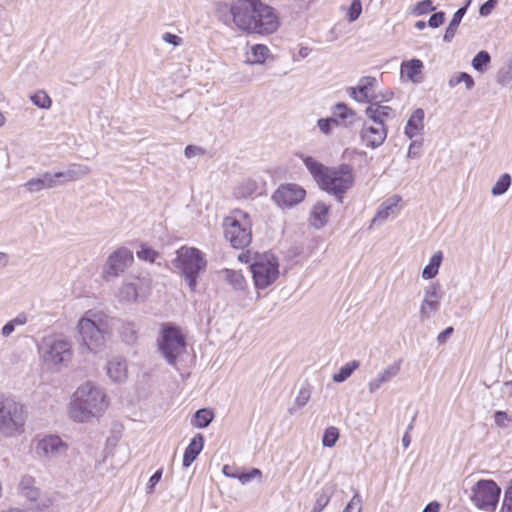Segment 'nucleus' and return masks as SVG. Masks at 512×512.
Masks as SVG:
<instances>
[{
    "mask_svg": "<svg viewBox=\"0 0 512 512\" xmlns=\"http://www.w3.org/2000/svg\"><path fill=\"white\" fill-rule=\"evenodd\" d=\"M214 10L224 25L235 26L243 32L268 35L279 27L275 10L262 0H219Z\"/></svg>",
    "mask_w": 512,
    "mask_h": 512,
    "instance_id": "nucleus-1",
    "label": "nucleus"
},
{
    "mask_svg": "<svg viewBox=\"0 0 512 512\" xmlns=\"http://www.w3.org/2000/svg\"><path fill=\"white\" fill-rule=\"evenodd\" d=\"M108 406L106 395L92 382L80 385L73 395L70 416L77 422H88L102 415Z\"/></svg>",
    "mask_w": 512,
    "mask_h": 512,
    "instance_id": "nucleus-2",
    "label": "nucleus"
},
{
    "mask_svg": "<svg viewBox=\"0 0 512 512\" xmlns=\"http://www.w3.org/2000/svg\"><path fill=\"white\" fill-rule=\"evenodd\" d=\"M175 267L180 269L191 291H195L197 278L206 268L203 253L194 247H181L174 260Z\"/></svg>",
    "mask_w": 512,
    "mask_h": 512,
    "instance_id": "nucleus-3",
    "label": "nucleus"
},
{
    "mask_svg": "<svg viewBox=\"0 0 512 512\" xmlns=\"http://www.w3.org/2000/svg\"><path fill=\"white\" fill-rule=\"evenodd\" d=\"M26 420L24 406L12 398L0 397V432L7 437L23 431Z\"/></svg>",
    "mask_w": 512,
    "mask_h": 512,
    "instance_id": "nucleus-4",
    "label": "nucleus"
},
{
    "mask_svg": "<svg viewBox=\"0 0 512 512\" xmlns=\"http://www.w3.org/2000/svg\"><path fill=\"white\" fill-rule=\"evenodd\" d=\"M353 168L348 164L329 167L319 186L342 202L343 195L353 186Z\"/></svg>",
    "mask_w": 512,
    "mask_h": 512,
    "instance_id": "nucleus-5",
    "label": "nucleus"
},
{
    "mask_svg": "<svg viewBox=\"0 0 512 512\" xmlns=\"http://www.w3.org/2000/svg\"><path fill=\"white\" fill-rule=\"evenodd\" d=\"M225 239L236 249L247 247L252 240L251 223L244 212H237L223 222Z\"/></svg>",
    "mask_w": 512,
    "mask_h": 512,
    "instance_id": "nucleus-6",
    "label": "nucleus"
},
{
    "mask_svg": "<svg viewBox=\"0 0 512 512\" xmlns=\"http://www.w3.org/2000/svg\"><path fill=\"white\" fill-rule=\"evenodd\" d=\"M253 281L257 289H265L279 277V262L270 252L257 254L250 265Z\"/></svg>",
    "mask_w": 512,
    "mask_h": 512,
    "instance_id": "nucleus-7",
    "label": "nucleus"
},
{
    "mask_svg": "<svg viewBox=\"0 0 512 512\" xmlns=\"http://www.w3.org/2000/svg\"><path fill=\"white\" fill-rule=\"evenodd\" d=\"M158 348L167 363L175 367L178 357L186 350L185 337L181 330L172 325L163 326L158 338Z\"/></svg>",
    "mask_w": 512,
    "mask_h": 512,
    "instance_id": "nucleus-8",
    "label": "nucleus"
},
{
    "mask_svg": "<svg viewBox=\"0 0 512 512\" xmlns=\"http://www.w3.org/2000/svg\"><path fill=\"white\" fill-rule=\"evenodd\" d=\"M39 352L45 364L56 366L68 363L72 359V343L69 339L54 336L43 339Z\"/></svg>",
    "mask_w": 512,
    "mask_h": 512,
    "instance_id": "nucleus-9",
    "label": "nucleus"
},
{
    "mask_svg": "<svg viewBox=\"0 0 512 512\" xmlns=\"http://www.w3.org/2000/svg\"><path fill=\"white\" fill-rule=\"evenodd\" d=\"M79 333V349L84 353H97L105 345V334L85 315L80 318L77 324Z\"/></svg>",
    "mask_w": 512,
    "mask_h": 512,
    "instance_id": "nucleus-10",
    "label": "nucleus"
},
{
    "mask_svg": "<svg viewBox=\"0 0 512 512\" xmlns=\"http://www.w3.org/2000/svg\"><path fill=\"white\" fill-rule=\"evenodd\" d=\"M500 492L493 480H479L472 488L471 500L478 508L492 511L496 508Z\"/></svg>",
    "mask_w": 512,
    "mask_h": 512,
    "instance_id": "nucleus-11",
    "label": "nucleus"
},
{
    "mask_svg": "<svg viewBox=\"0 0 512 512\" xmlns=\"http://www.w3.org/2000/svg\"><path fill=\"white\" fill-rule=\"evenodd\" d=\"M133 262V253L126 247H121L111 253L103 270L106 281L120 276Z\"/></svg>",
    "mask_w": 512,
    "mask_h": 512,
    "instance_id": "nucleus-12",
    "label": "nucleus"
},
{
    "mask_svg": "<svg viewBox=\"0 0 512 512\" xmlns=\"http://www.w3.org/2000/svg\"><path fill=\"white\" fill-rule=\"evenodd\" d=\"M306 191L299 185L287 183L280 185L272 195L273 201L281 208H292L302 202Z\"/></svg>",
    "mask_w": 512,
    "mask_h": 512,
    "instance_id": "nucleus-13",
    "label": "nucleus"
},
{
    "mask_svg": "<svg viewBox=\"0 0 512 512\" xmlns=\"http://www.w3.org/2000/svg\"><path fill=\"white\" fill-rule=\"evenodd\" d=\"M68 445L59 436L47 435L37 442L36 454L47 460L58 459L66 454Z\"/></svg>",
    "mask_w": 512,
    "mask_h": 512,
    "instance_id": "nucleus-14",
    "label": "nucleus"
},
{
    "mask_svg": "<svg viewBox=\"0 0 512 512\" xmlns=\"http://www.w3.org/2000/svg\"><path fill=\"white\" fill-rule=\"evenodd\" d=\"M441 298L439 283H432L425 288L424 297L419 308L421 322L429 320L433 314L438 312Z\"/></svg>",
    "mask_w": 512,
    "mask_h": 512,
    "instance_id": "nucleus-15",
    "label": "nucleus"
},
{
    "mask_svg": "<svg viewBox=\"0 0 512 512\" xmlns=\"http://www.w3.org/2000/svg\"><path fill=\"white\" fill-rule=\"evenodd\" d=\"M387 137L385 125L364 122L360 131V138L366 147L375 149L380 147Z\"/></svg>",
    "mask_w": 512,
    "mask_h": 512,
    "instance_id": "nucleus-16",
    "label": "nucleus"
},
{
    "mask_svg": "<svg viewBox=\"0 0 512 512\" xmlns=\"http://www.w3.org/2000/svg\"><path fill=\"white\" fill-rule=\"evenodd\" d=\"M376 83L377 80L374 77H362L356 87H349L347 89L348 95L359 103H370L378 98V96L373 94Z\"/></svg>",
    "mask_w": 512,
    "mask_h": 512,
    "instance_id": "nucleus-17",
    "label": "nucleus"
},
{
    "mask_svg": "<svg viewBox=\"0 0 512 512\" xmlns=\"http://www.w3.org/2000/svg\"><path fill=\"white\" fill-rule=\"evenodd\" d=\"M84 315L88 317L104 334L111 332L119 324V320L114 317H110L103 311L88 310Z\"/></svg>",
    "mask_w": 512,
    "mask_h": 512,
    "instance_id": "nucleus-18",
    "label": "nucleus"
},
{
    "mask_svg": "<svg viewBox=\"0 0 512 512\" xmlns=\"http://www.w3.org/2000/svg\"><path fill=\"white\" fill-rule=\"evenodd\" d=\"M401 368V360H398L385 368L382 372H380L374 379H372L368 383V390L371 394L375 393L380 387L390 382L393 378H395Z\"/></svg>",
    "mask_w": 512,
    "mask_h": 512,
    "instance_id": "nucleus-19",
    "label": "nucleus"
},
{
    "mask_svg": "<svg viewBox=\"0 0 512 512\" xmlns=\"http://www.w3.org/2000/svg\"><path fill=\"white\" fill-rule=\"evenodd\" d=\"M365 113L368 119L373 123L385 125V119L392 115L393 110L389 106L381 105L377 98L376 100L370 102V105L366 108Z\"/></svg>",
    "mask_w": 512,
    "mask_h": 512,
    "instance_id": "nucleus-20",
    "label": "nucleus"
},
{
    "mask_svg": "<svg viewBox=\"0 0 512 512\" xmlns=\"http://www.w3.org/2000/svg\"><path fill=\"white\" fill-rule=\"evenodd\" d=\"M107 374L114 382H123L127 378V364L121 357H113L107 363Z\"/></svg>",
    "mask_w": 512,
    "mask_h": 512,
    "instance_id": "nucleus-21",
    "label": "nucleus"
},
{
    "mask_svg": "<svg viewBox=\"0 0 512 512\" xmlns=\"http://www.w3.org/2000/svg\"><path fill=\"white\" fill-rule=\"evenodd\" d=\"M337 490V484L334 482L326 483L316 494L315 503L312 512H322L323 509L328 505L331 497Z\"/></svg>",
    "mask_w": 512,
    "mask_h": 512,
    "instance_id": "nucleus-22",
    "label": "nucleus"
},
{
    "mask_svg": "<svg viewBox=\"0 0 512 512\" xmlns=\"http://www.w3.org/2000/svg\"><path fill=\"white\" fill-rule=\"evenodd\" d=\"M330 206L322 201L316 202L310 211V224L316 228H322L328 221Z\"/></svg>",
    "mask_w": 512,
    "mask_h": 512,
    "instance_id": "nucleus-23",
    "label": "nucleus"
},
{
    "mask_svg": "<svg viewBox=\"0 0 512 512\" xmlns=\"http://www.w3.org/2000/svg\"><path fill=\"white\" fill-rule=\"evenodd\" d=\"M332 113L333 118L338 119L339 125L345 127L352 126L357 119V113L342 102L334 105Z\"/></svg>",
    "mask_w": 512,
    "mask_h": 512,
    "instance_id": "nucleus-24",
    "label": "nucleus"
},
{
    "mask_svg": "<svg viewBox=\"0 0 512 512\" xmlns=\"http://www.w3.org/2000/svg\"><path fill=\"white\" fill-rule=\"evenodd\" d=\"M204 446V437L202 434H197L189 443L184 451L183 466L189 467L197 458Z\"/></svg>",
    "mask_w": 512,
    "mask_h": 512,
    "instance_id": "nucleus-25",
    "label": "nucleus"
},
{
    "mask_svg": "<svg viewBox=\"0 0 512 512\" xmlns=\"http://www.w3.org/2000/svg\"><path fill=\"white\" fill-rule=\"evenodd\" d=\"M424 110L416 109L407 121L405 127V135L412 139L418 135L424 128Z\"/></svg>",
    "mask_w": 512,
    "mask_h": 512,
    "instance_id": "nucleus-26",
    "label": "nucleus"
},
{
    "mask_svg": "<svg viewBox=\"0 0 512 512\" xmlns=\"http://www.w3.org/2000/svg\"><path fill=\"white\" fill-rule=\"evenodd\" d=\"M90 172L91 169L87 165L72 163L68 166L67 170L58 172V176L62 177L63 182H72L89 175Z\"/></svg>",
    "mask_w": 512,
    "mask_h": 512,
    "instance_id": "nucleus-27",
    "label": "nucleus"
},
{
    "mask_svg": "<svg viewBox=\"0 0 512 512\" xmlns=\"http://www.w3.org/2000/svg\"><path fill=\"white\" fill-rule=\"evenodd\" d=\"M422 69L423 63L419 59L404 61L401 64V74L414 83H419L421 81L420 75L422 73Z\"/></svg>",
    "mask_w": 512,
    "mask_h": 512,
    "instance_id": "nucleus-28",
    "label": "nucleus"
},
{
    "mask_svg": "<svg viewBox=\"0 0 512 512\" xmlns=\"http://www.w3.org/2000/svg\"><path fill=\"white\" fill-rule=\"evenodd\" d=\"M470 0H468L466 6L464 7H461L459 8L453 15V18L451 19L448 27L446 28L445 30V33H444V36H443V41L446 42V43H450L456 32H457V29L464 17V15L466 14V11H467V6L470 4Z\"/></svg>",
    "mask_w": 512,
    "mask_h": 512,
    "instance_id": "nucleus-29",
    "label": "nucleus"
},
{
    "mask_svg": "<svg viewBox=\"0 0 512 512\" xmlns=\"http://www.w3.org/2000/svg\"><path fill=\"white\" fill-rule=\"evenodd\" d=\"M401 200L400 196H394L387 201L383 202L379 207L376 215L374 216L372 222H382L385 221L390 215L396 213L397 204Z\"/></svg>",
    "mask_w": 512,
    "mask_h": 512,
    "instance_id": "nucleus-30",
    "label": "nucleus"
},
{
    "mask_svg": "<svg viewBox=\"0 0 512 512\" xmlns=\"http://www.w3.org/2000/svg\"><path fill=\"white\" fill-rule=\"evenodd\" d=\"M302 159L315 181L320 184L329 167L324 166L322 163L310 156H305Z\"/></svg>",
    "mask_w": 512,
    "mask_h": 512,
    "instance_id": "nucleus-31",
    "label": "nucleus"
},
{
    "mask_svg": "<svg viewBox=\"0 0 512 512\" xmlns=\"http://www.w3.org/2000/svg\"><path fill=\"white\" fill-rule=\"evenodd\" d=\"M139 296V289L134 282H123L117 293L120 302H134Z\"/></svg>",
    "mask_w": 512,
    "mask_h": 512,
    "instance_id": "nucleus-32",
    "label": "nucleus"
},
{
    "mask_svg": "<svg viewBox=\"0 0 512 512\" xmlns=\"http://www.w3.org/2000/svg\"><path fill=\"white\" fill-rule=\"evenodd\" d=\"M225 281L232 286L233 289L242 291L246 287V280L240 271L232 269H224L221 271Z\"/></svg>",
    "mask_w": 512,
    "mask_h": 512,
    "instance_id": "nucleus-33",
    "label": "nucleus"
},
{
    "mask_svg": "<svg viewBox=\"0 0 512 512\" xmlns=\"http://www.w3.org/2000/svg\"><path fill=\"white\" fill-rule=\"evenodd\" d=\"M443 259L441 251H437L430 258L429 264L422 271V277L426 280L434 278L438 274L439 267Z\"/></svg>",
    "mask_w": 512,
    "mask_h": 512,
    "instance_id": "nucleus-34",
    "label": "nucleus"
},
{
    "mask_svg": "<svg viewBox=\"0 0 512 512\" xmlns=\"http://www.w3.org/2000/svg\"><path fill=\"white\" fill-rule=\"evenodd\" d=\"M213 418L214 413L212 410L206 408L199 409L194 415L192 424L197 428H206L212 422Z\"/></svg>",
    "mask_w": 512,
    "mask_h": 512,
    "instance_id": "nucleus-35",
    "label": "nucleus"
},
{
    "mask_svg": "<svg viewBox=\"0 0 512 512\" xmlns=\"http://www.w3.org/2000/svg\"><path fill=\"white\" fill-rule=\"evenodd\" d=\"M120 336L127 344H134L138 339V328L132 322L123 323L120 328Z\"/></svg>",
    "mask_w": 512,
    "mask_h": 512,
    "instance_id": "nucleus-36",
    "label": "nucleus"
},
{
    "mask_svg": "<svg viewBox=\"0 0 512 512\" xmlns=\"http://www.w3.org/2000/svg\"><path fill=\"white\" fill-rule=\"evenodd\" d=\"M268 53L269 49L267 48V46L262 44L254 45L251 48V53L247 61L252 64H261L265 61L266 57L268 56Z\"/></svg>",
    "mask_w": 512,
    "mask_h": 512,
    "instance_id": "nucleus-37",
    "label": "nucleus"
},
{
    "mask_svg": "<svg viewBox=\"0 0 512 512\" xmlns=\"http://www.w3.org/2000/svg\"><path fill=\"white\" fill-rule=\"evenodd\" d=\"M359 367V362L356 360H353L351 362L346 363L343 365L338 373H335L333 375V381L337 383L344 382L346 379H348L351 374Z\"/></svg>",
    "mask_w": 512,
    "mask_h": 512,
    "instance_id": "nucleus-38",
    "label": "nucleus"
},
{
    "mask_svg": "<svg viewBox=\"0 0 512 512\" xmlns=\"http://www.w3.org/2000/svg\"><path fill=\"white\" fill-rule=\"evenodd\" d=\"M462 82L465 84L467 90H471L475 85L472 76L466 72H459L452 75L448 81V85L450 88H453Z\"/></svg>",
    "mask_w": 512,
    "mask_h": 512,
    "instance_id": "nucleus-39",
    "label": "nucleus"
},
{
    "mask_svg": "<svg viewBox=\"0 0 512 512\" xmlns=\"http://www.w3.org/2000/svg\"><path fill=\"white\" fill-rule=\"evenodd\" d=\"M27 322V316L24 313L18 314L15 318L8 321L1 329L3 337H9L15 330L16 326H22Z\"/></svg>",
    "mask_w": 512,
    "mask_h": 512,
    "instance_id": "nucleus-40",
    "label": "nucleus"
},
{
    "mask_svg": "<svg viewBox=\"0 0 512 512\" xmlns=\"http://www.w3.org/2000/svg\"><path fill=\"white\" fill-rule=\"evenodd\" d=\"M511 185V176L508 173H504L497 180L495 185L492 187L491 193L494 196H500L504 194Z\"/></svg>",
    "mask_w": 512,
    "mask_h": 512,
    "instance_id": "nucleus-41",
    "label": "nucleus"
},
{
    "mask_svg": "<svg viewBox=\"0 0 512 512\" xmlns=\"http://www.w3.org/2000/svg\"><path fill=\"white\" fill-rule=\"evenodd\" d=\"M490 61V54L487 51L482 50L474 56L472 60V67L476 71L483 72L487 65L490 63Z\"/></svg>",
    "mask_w": 512,
    "mask_h": 512,
    "instance_id": "nucleus-42",
    "label": "nucleus"
},
{
    "mask_svg": "<svg viewBox=\"0 0 512 512\" xmlns=\"http://www.w3.org/2000/svg\"><path fill=\"white\" fill-rule=\"evenodd\" d=\"M339 439V430L334 426H330L325 429L322 437V445L324 447H333Z\"/></svg>",
    "mask_w": 512,
    "mask_h": 512,
    "instance_id": "nucleus-43",
    "label": "nucleus"
},
{
    "mask_svg": "<svg viewBox=\"0 0 512 512\" xmlns=\"http://www.w3.org/2000/svg\"><path fill=\"white\" fill-rule=\"evenodd\" d=\"M32 103L39 108L48 109L52 105L51 98L44 91H38L30 97Z\"/></svg>",
    "mask_w": 512,
    "mask_h": 512,
    "instance_id": "nucleus-44",
    "label": "nucleus"
},
{
    "mask_svg": "<svg viewBox=\"0 0 512 512\" xmlns=\"http://www.w3.org/2000/svg\"><path fill=\"white\" fill-rule=\"evenodd\" d=\"M512 81V58L506 63V67L497 73V83L503 87Z\"/></svg>",
    "mask_w": 512,
    "mask_h": 512,
    "instance_id": "nucleus-45",
    "label": "nucleus"
},
{
    "mask_svg": "<svg viewBox=\"0 0 512 512\" xmlns=\"http://www.w3.org/2000/svg\"><path fill=\"white\" fill-rule=\"evenodd\" d=\"M41 178L43 181L44 189H51L63 183V180H60L62 177L58 176V172L54 174L45 172Z\"/></svg>",
    "mask_w": 512,
    "mask_h": 512,
    "instance_id": "nucleus-46",
    "label": "nucleus"
},
{
    "mask_svg": "<svg viewBox=\"0 0 512 512\" xmlns=\"http://www.w3.org/2000/svg\"><path fill=\"white\" fill-rule=\"evenodd\" d=\"M317 125L320 131L326 135L330 134L333 126H338L339 121L336 118H321L318 120Z\"/></svg>",
    "mask_w": 512,
    "mask_h": 512,
    "instance_id": "nucleus-47",
    "label": "nucleus"
},
{
    "mask_svg": "<svg viewBox=\"0 0 512 512\" xmlns=\"http://www.w3.org/2000/svg\"><path fill=\"white\" fill-rule=\"evenodd\" d=\"M436 9L435 6H433V3L431 0H422L418 2L415 7L413 8V13L415 15H423L429 12H432Z\"/></svg>",
    "mask_w": 512,
    "mask_h": 512,
    "instance_id": "nucleus-48",
    "label": "nucleus"
},
{
    "mask_svg": "<svg viewBox=\"0 0 512 512\" xmlns=\"http://www.w3.org/2000/svg\"><path fill=\"white\" fill-rule=\"evenodd\" d=\"M362 12V3L360 0H353L348 9L347 17L349 22L356 21Z\"/></svg>",
    "mask_w": 512,
    "mask_h": 512,
    "instance_id": "nucleus-49",
    "label": "nucleus"
},
{
    "mask_svg": "<svg viewBox=\"0 0 512 512\" xmlns=\"http://www.w3.org/2000/svg\"><path fill=\"white\" fill-rule=\"evenodd\" d=\"M362 499L358 492V490H355V493L351 500L348 502V504L345 506L343 512H356L359 508L360 511L362 510Z\"/></svg>",
    "mask_w": 512,
    "mask_h": 512,
    "instance_id": "nucleus-50",
    "label": "nucleus"
},
{
    "mask_svg": "<svg viewBox=\"0 0 512 512\" xmlns=\"http://www.w3.org/2000/svg\"><path fill=\"white\" fill-rule=\"evenodd\" d=\"M137 257L141 260L153 263L158 257V253L149 247L143 246L141 250L137 251Z\"/></svg>",
    "mask_w": 512,
    "mask_h": 512,
    "instance_id": "nucleus-51",
    "label": "nucleus"
},
{
    "mask_svg": "<svg viewBox=\"0 0 512 512\" xmlns=\"http://www.w3.org/2000/svg\"><path fill=\"white\" fill-rule=\"evenodd\" d=\"M24 187L30 193L39 192L44 189L42 178H32L24 184Z\"/></svg>",
    "mask_w": 512,
    "mask_h": 512,
    "instance_id": "nucleus-52",
    "label": "nucleus"
},
{
    "mask_svg": "<svg viewBox=\"0 0 512 512\" xmlns=\"http://www.w3.org/2000/svg\"><path fill=\"white\" fill-rule=\"evenodd\" d=\"M500 512H512V481L505 492Z\"/></svg>",
    "mask_w": 512,
    "mask_h": 512,
    "instance_id": "nucleus-53",
    "label": "nucleus"
},
{
    "mask_svg": "<svg viewBox=\"0 0 512 512\" xmlns=\"http://www.w3.org/2000/svg\"><path fill=\"white\" fill-rule=\"evenodd\" d=\"M445 20V13L440 11L432 14L429 18L428 25L431 28H438L440 27Z\"/></svg>",
    "mask_w": 512,
    "mask_h": 512,
    "instance_id": "nucleus-54",
    "label": "nucleus"
},
{
    "mask_svg": "<svg viewBox=\"0 0 512 512\" xmlns=\"http://www.w3.org/2000/svg\"><path fill=\"white\" fill-rule=\"evenodd\" d=\"M32 482V478L30 477H25L22 479L20 485L22 487L23 490H28V492L26 493V495L32 499V500H35L37 498V495H38V492L37 490L35 489H30V484Z\"/></svg>",
    "mask_w": 512,
    "mask_h": 512,
    "instance_id": "nucleus-55",
    "label": "nucleus"
},
{
    "mask_svg": "<svg viewBox=\"0 0 512 512\" xmlns=\"http://www.w3.org/2000/svg\"><path fill=\"white\" fill-rule=\"evenodd\" d=\"M261 471L257 468H253L250 472L238 474V480L242 483H248L256 476H261Z\"/></svg>",
    "mask_w": 512,
    "mask_h": 512,
    "instance_id": "nucleus-56",
    "label": "nucleus"
},
{
    "mask_svg": "<svg viewBox=\"0 0 512 512\" xmlns=\"http://www.w3.org/2000/svg\"><path fill=\"white\" fill-rule=\"evenodd\" d=\"M309 399H310V391L306 388H302V389H300L295 402L298 407H303L308 403Z\"/></svg>",
    "mask_w": 512,
    "mask_h": 512,
    "instance_id": "nucleus-57",
    "label": "nucleus"
},
{
    "mask_svg": "<svg viewBox=\"0 0 512 512\" xmlns=\"http://www.w3.org/2000/svg\"><path fill=\"white\" fill-rule=\"evenodd\" d=\"M497 4V0H487L480 6L479 13L481 16H488Z\"/></svg>",
    "mask_w": 512,
    "mask_h": 512,
    "instance_id": "nucleus-58",
    "label": "nucleus"
},
{
    "mask_svg": "<svg viewBox=\"0 0 512 512\" xmlns=\"http://www.w3.org/2000/svg\"><path fill=\"white\" fill-rule=\"evenodd\" d=\"M495 423L499 427H506L508 422L510 421L509 416L506 412L503 411H497L494 415Z\"/></svg>",
    "mask_w": 512,
    "mask_h": 512,
    "instance_id": "nucleus-59",
    "label": "nucleus"
},
{
    "mask_svg": "<svg viewBox=\"0 0 512 512\" xmlns=\"http://www.w3.org/2000/svg\"><path fill=\"white\" fill-rule=\"evenodd\" d=\"M162 39L166 42V43H169V44H172L174 46H179L181 45L182 43V39L175 35V34H172V33H164L163 36H162Z\"/></svg>",
    "mask_w": 512,
    "mask_h": 512,
    "instance_id": "nucleus-60",
    "label": "nucleus"
},
{
    "mask_svg": "<svg viewBox=\"0 0 512 512\" xmlns=\"http://www.w3.org/2000/svg\"><path fill=\"white\" fill-rule=\"evenodd\" d=\"M162 473L163 469L160 468L150 477L147 487L149 489V492H151L155 485L161 480Z\"/></svg>",
    "mask_w": 512,
    "mask_h": 512,
    "instance_id": "nucleus-61",
    "label": "nucleus"
},
{
    "mask_svg": "<svg viewBox=\"0 0 512 512\" xmlns=\"http://www.w3.org/2000/svg\"><path fill=\"white\" fill-rule=\"evenodd\" d=\"M203 149L195 145H188L184 150V154L187 158H192L195 155L203 154Z\"/></svg>",
    "mask_w": 512,
    "mask_h": 512,
    "instance_id": "nucleus-62",
    "label": "nucleus"
},
{
    "mask_svg": "<svg viewBox=\"0 0 512 512\" xmlns=\"http://www.w3.org/2000/svg\"><path fill=\"white\" fill-rule=\"evenodd\" d=\"M422 143L421 142H412L409 146L407 156L409 158H415L419 155V150L421 148Z\"/></svg>",
    "mask_w": 512,
    "mask_h": 512,
    "instance_id": "nucleus-63",
    "label": "nucleus"
},
{
    "mask_svg": "<svg viewBox=\"0 0 512 512\" xmlns=\"http://www.w3.org/2000/svg\"><path fill=\"white\" fill-rule=\"evenodd\" d=\"M453 331V327H447L437 336V342L440 345L444 344L447 341V339L452 335Z\"/></svg>",
    "mask_w": 512,
    "mask_h": 512,
    "instance_id": "nucleus-64",
    "label": "nucleus"
}]
</instances>
